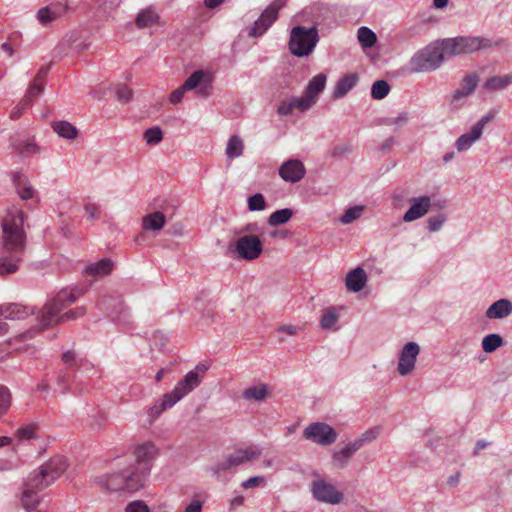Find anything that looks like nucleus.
Here are the masks:
<instances>
[{"label": "nucleus", "mask_w": 512, "mask_h": 512, "mask_svg": "<svg viewBox=\"0 0 512 512\" xmlns=\"http://www.w3.org/2000/svg\"><path fill=\"white\" fill-rule=\"evenodd\" d=\"M26 214L21 210L9 211L2 220L0 238V275L18 271L23 261L27 235L24 230Z\"/></svg>", "instance_id": "nucleus-1"}, {"label": "nucleus", "mask_w": 512, "mask_h": 512, "mask_svg": "<svg viewBox=\"0 0 512 512\" xmlns=\"http://www.w3.org/2000/svg\"><path fill=\"white\" fill-rule=\"evenodd\" d=\"M83 290L78 288H65L49 299L40 310L37 320L39 329H46L68 321H74L86 314V308L79 306L62 313L69 305L75 303L82 295Z\"/></svg>", "instance_id": "nucleus-2"}, {"label": "nucleus", "mask_w": 512, "mask_h": 512, "mask_svg": "<svg viewBox=\"0 0 512 512\" xmlns=\"http://www.w3.org/2000/svg\"><path fill=\"white\" fill-rule=\"evenodd\" d=\"M209 367L207 362L198 363L193 370L177 382L171 392L165 393L161 399L156 401L148 409L151 420L158 418L166 409L173 407L183 397L195 390L201 384Z\"/></svg>", "instance_id": "nucleus-3"}, {"label": "nucleus", "mask_w": 512, "mask_h": 512, "mask_svg": "<svg viewBox=\"0 0 512 512\" xmlns=\"http://www.w3.org/2000/svg\"><path fill=\"white\" fill-rule=\"evenodd\" d=\"M445 58L448 57L444 39L433 41L412 56L411 70L416 73L434 71L442 65Z\"/></svg>", "instance_id": "nucleus-4"}, {"label": "nucleus", "mask_w": 512, "mask_h": 512, "mask_svg": "<svg viewBox=\"0 0 512 512\" xmlns=\"http://www.w3.org/2000/svg\"><path fill=\"white\" fill-rule=\"evenodd\" d=\"M445 52L447 57H455L462 54H472L480 50H486L497 42L481 36H457L452 38H444Z\"/></svg>", "instance_id": "nucleus-5"}, {"label": "nucleus", "mask_w": 512, "mask_h": 512, "mask_svg": "<svg viewBox=\"0 0 512 512\" xmlns=\"http://www.w3.org/2000/svg\"><path fill=\"white\" fill-rule=\"evenodd\" d=\"M261 453L262 451L257 445L238 448L235 449L232 453L228 454L224 460L210 466L208 470L214 477L220 480L222 479L224 473L228 470L257 460Z\"/></svg>", "instance_id": "nucleus-6"}, {"label": "nucleus", "mask_w": 512, "mask_h": 512, "mask_svg": "<svg viewBox=\"0 0 512 512\" xmlns=\"http://www.w3.org/2000/svg\"><path fill=\"white\" fill-rule=\"evenodd\" d=\"M319 41L318 29L316 26L306 28L295 26L290 32L289 50L297 57L310 55Z\"/></svg>", "instance_id": "nucleus-7"}, {"label": "nucleus", "mask_w": 512, "mask_h": 512, "mask_svg": "<svg viewBox=\"0 0 512 512\" xmlns=\"http://www.w3.org/2000/svg\"><path fill=\"white\" fill-rule=\"evenodd\" d=\"M67 460L63 456H55L42 464L38 471L33 472L29 477L32 478L33 486L45 489L54 483L67 469Z\"/></svg>", "instance_id": "nucleus-8"}, {"label": "nucleus", "mask_w": 512, "mask_h": 512, "mask_svg": "<svg viewBox=\"0 0 512 512\" xmlns=\"http://www.w3.org/2000/svg\"><path fill=\"white\" fill-rule=\"evenodd\" d=\"M101 483L109 491H126L129 493L138 491L144 486L143 481L129 466L120 472L105 476Z\"/></svg>", "instance_id": "nucleus-9"}, {"label": "nucleus", "mask_w": 512, "mask_h": 512, "mask_svg": "<svg viewBox=\"0 0 512 512\" xmlns=\"http://www.w3.org/2000/svg\"><path fill=\"white\" fill-rule=\"evenodd\" d=\"M133 454L135 462L129 465V467L145 484L150 474L152 463L158 454V449L154 443L148 441L137 445Z\"/></svg>", "instance_id": "nucleus-10"}, {"label": "nucleus", "mask_w": 512, "mask_h": 512, "mask_svg": "<svg viewBox=\"0 0 512 512\" xmlns=\"http://www.w3.org/2000/svg\"><path fill=\"white\" fill-rule=\"evenodd\" d=\"M496 115L497 111L495 109L489 110L470 128L469 132L459 136L455 142L457 151L465 152L469 150L472 145L482 137L484 127L489 122L493 121Z\"/></svg>", "instance_id": "nucleus-11"}, {"label": "nucleus", "mask_w": 512, "mask_h": 512, "mask_svg": "<svg viewBox=\"0 0 512 512\" xmlns=\"http://www.w3.org/2000/svg\"><path fill=\"white\" fill-rule=\"evenodd\" d=\"M233 251L238 258L255 260L263 252V243L258 235H243L235 240Z\"/></svg>", "instance_id": "nucleus-12"}, {"label": "nucleus", "mask_w": 512, "mask_h": 512, "mask_svg": "<svg viewBox=\"0 0 512 512\" xmlns=\"http://www.w3.org/2000/svg\"><path fill=\"white\" fill-rule=\"evenodd\" d=\"M285 4L286 0H274L254 22L253 27L249 31V36H262L277 20L279 10L284 7Z\"/></svg>", "instance_id": "nucleus-13"}, {"label": "nucleus", "mask_w": 512, "mask_h": 512, "mask_svg": "<svg viewBox=\"0 0 512 512\" xmlns=\"http://www.w3.org/2000/svg\"><path fill=\"white\" fill-rule=\"evenodd\" d=\"M303 436L322 446L333 444L337 439V433L333 427L323 422H315L305 428Z\"/></svg>", "instance_id": "nucleus-14"}, {"label": "nucleus", "mask_w": 512, "mask_h": 512, "mask_svg": "<svg viewBox=\"0 0 512 512\" xmlns=\"http://www.w3.org/2000/svg\"><path fill=\"white\" fill-rule=\"evenodd\" d=\"M98 307L111 315L113 321L123 324L129 322V313L119 297L104 296L99 300Z\"/></svg>", "instance_id": "nucleus-15"}, {"label": "nucleus", "mask_w": 512, "mask_h": 512, "mask_svg": "<svg viewBox=\"0 0 512 512\" xmlns=\"http://www.w3.org/2000/svg\"><path fill=\"white\" fill-rule=\"evenodd\" d=\"M311 492L313 497L320 502L338 504L343 500V494L324 480L314 481L311 485Z\"/></svg>", "instance_id": "nucleus-16"}, {"label": "nucleus", "mask_w": 512, "mask_h": 512, "mask_svg": "<svg viewBox=\"0 0 512 512\" xmlns=\"http://www.w3.org/2000/svg\"><path fill=\"white\" fill-rule=\"evenodd\" d=\"M419 352L420 347L416 342H408L403 346L398 362V372L400 375H408L414 370Z\"/></svg>", "instance_id": "nucleus-17"}, {"label": "nucleus", "mask_w": 512, "mask_h": 512, "mask_svg": "<svg viewBox=\"0 0 512 512\" xmlns=\"http://www.w3.org/2000/svg\"><path fill=\"white\" fill-rule=\"evenodd\" d=\"M306 173L304 164L298 159H290L285 161L279 168V175L289 183L299 182Z\"/></svg>", "instance_id": "nucleus-18"}, {"label": "nucleus", "mask_w": 512, "mask_h": 512, "mask_svg": "<svg viewBox=\"0 0 512 512\" xmlns=\"http://www.w3.org/2000/svg\"><path fill=\"white\" fill-rule=\"evenodd\" d=\"M411 206L403 215L404 222H412L423 217L431 207V198L427 195L410 199Z\"/></svg>", "instance_id": "nucleus-19"}, {"label": "nucleus", "mask_w": 512, "mask_h": 512, "mask_svg": "<svg viewBox=\"0 0 512 512\" xmlns=\"http://www.w3.org/2000/svg\"><path fill=\"white\" fill-rule=\"evenodd\" d=\"M479 76L476 73H469L464 76L460 87L452 95V103L459 102L462 98L472 95L478 85Z\"/></svg>", "instance_id": "nucleus-20"}, {"label": "nucleus", "mask_w": 512, "mask_h": 512, "mask_svg": "<svg viewBox=\"0 0 512 512\" xmlns=\"http://www.w3.org/2000/svg\"><path fill=\"white\" fill-rule=\"evenodd\" d=\"M31 484L32 478L29 477L25 482V488L21 497L22 506L27 512H33L36 509L37 505L40 503L38 492L43 490Z\"/></svg>", "instance_id": "nucleus-21"}, {"label": "nucleus", "mask_w": 512, "mask_h": 512, "mask_svg": "<svg viewBox=\"0 0 512 512\" xmlns=\"http://www.w3.org/2000/svg\"><path fill=\"white\" fill-rule=\"evenodd\" d=\"M204 72L197 70L193 72L183 83L182 87L185 91L193 90L197 87V93L202 97H208L210 95L211 86L208 84H202Z\"/></svg>", "instance_id": "nucleus-22"}, {"label": "nucleus", "mask_w": 512, "mask_h": 512, "mask_svg": "<svg viewBox=\"0 0 512 512\" xmlns=\"http://www.w3.org/2000/svg\"><path fill=\"white\" fill-rule=\"evenodd\" d=\"M367 283V274L361 267L349 271L346 275L345 285L351 292L361 291Z\"/></svg>", "instance_id": "nucleus-23"}, {"label": "nucleus", "mask_w": 512, "mask_h": 512, "mask_svg": "<svg viewBox=\"0 0 512 512\" xmlns=\"http://www.w3.org/2000/svg\"><path fill=\"white\" fill-rule=\"evenodd\" d=\"M510 314H512V302L506 298L495 301L485 313L488 319H503Z\"/></svg>", "instance_id": "nucleus-24"}, {"label": "nucleus", "mask_w": 512, "mask_h": 512, "mask_svg": "<svg viewBox=\"0 0 512 512\" xmlns=\"http://www.w3.org/2000/svg\"><path fill=\"white\" fill-rule=\"evenodd\" d=\"M34 314V309L25 307L19 304H8L0 306V317L11 320H20L26 318L28 315Z\"/></svg>", "instance_id": "nucleus-25"}, {"label": "nucleus", "mask_w": 512, "mask_h": 512, "mask_svg": "<svg viewBox=\"0 0 512 512\" xmlns=\"http://www.w3.org/2000/svg\"><path fill=\"white\" fill-rule=\"evenodd\" d=\"M360 442H350L341 450L336 451L332 455V462L339 468H344L349 462L352 455L359 450Z\"/></svg>", "instance_id": "nucleus-26"}, {"label": "nucleus", "mask_w": 512, "mask_h": 512, "mask_svg": "<svg viewBox=\"0 0 512 512\" xmlns=\"http://www.w3.org/2000/svg\"><path fill=\"white\" fill-rule=\"evenodd\" d=\"M12 181L21 199L29 200L35 197L36 192L34 188L26 179H23L20 173H14Z\"/></svg>", "instance_id": "nucleus-27"}, {"label": "nucleus", "mask_w": 512, "mask_h": 512, "mask_svg": "<svg viewBox=\"0 0 512 512\" xmlns=\"http://www.w3.org/2000/svg\"><path fill=\"white\" fill-rule=\"evenodd\" d=\"M270 394V388L267 384L260 383L250 386L242 392V398L247 401H264Z\"/></svg>", "instance_id": "nucleus-28"}, {"label": "nucleus", "mask_w": 512, "mask_h": 512, "mask_svg": "<svg viewBox=\"0 0 512 512\" xmlns=\"http://www.w3.org/2000/svg\"><path fill=\"white\" fill-rule=\"evenodd\" d=\"M357 81L358 76L356 74H348L342 77L334 87L333 98L344 97L356 85Z\"/></svg>", "instance_id": "nucleus-29"}, {"label": "nucleus", "mask_w": 512, "mask_h": 512, "mask_svg": "<svg viewBox=\"0 0 512 512\" xmlns=\"http://www.w3.org/2000/svg\"><path fill=\"white\" fill-rule=\"evenodd\" d=\"M113 266L114 264L110 259L104 258L88 265L85 268V273L87 275L94 277H103L110 274V272L113 269Z\"/></svg>", "instance_id": "nucleus-30"}, {"label": "nucleus", "mask_w": 512, "mask_h": 512, "mask_svg": "<svg viewBox=\"0 0 512 512\" xmlns=\"http://www.w3.org/2000/svg\"><path fill=\"white\" fill-rule=\"evenodd\" d=\"M326 81V74L319 73L308 82L304 92L308 95V97L312 98L316 102L318 95L325 88Z\"/></svg>", "instance_id": "nucleus-31"}, {"label": "nucleus", "mask_w": 512, "mask_h": 512, "mask_svg": "<svg viewBox=\"0 0 512 512\" xmlns=\"http://www.w3.org/2000/svg\"><path fill=\"white\" fill-rule=\"evenodd\" d=\"M339 320V313L335 307L326 308L320 318V327L323 330L337 331L339 326L337 325Z\"/></svg>", "instance_id": "nucleus-32"}, {"label": "nucleus", "mask_w": 512, "mask_h": 512, "mask_svg": "<svg viewBox=\"0 0 512 512\" xmlns=\"http://www.w3.org/2000/svg\"><path fill=\"white\" fill-rule=\"evenodd\" d=\"M512 85V75L506 74L488 78L484 83V88L489 92L502 91Z\"/></svg>", "instance_id": "nucleus-33"}, {"label": "nucleus", "mask_w": 512, "mask_h": 512, "mask_svg": "<svg viewBox=\"0 0 512 512\" xmlns=\"http://www.w3.org/2000/svg\"><path fill=\"white\" fill-rule=\"evenodd\" d=\"M11 146L19 155L28 157L38 153V146L28 139L15 138L11 141Z\"/></svg>", "instance_id": "nucleus-34"}, {"label": "nucleus", "mask_w": 512, "mask_h": 512, "mask_svg": "<svg viewBox=\"0 0 512 512\" xmlns=\"http://www.w3.org/2000/svg\"><path fill=\"white\" fill-rule=\"evenodd\" d=\"M52 128L58 136L72 140L78 135L77 128L67 121H55L52 123Z\"/></svg>", "instance_id": "nucleus-35"}, {"label": "nucleus", "mask_w": 512, "mask_h": 512, "mask_svg": "<svg viewBox=\"0 0 512 512\" xmlns=\"http://www.w3.org/2000/svg\"><path fill=\"white\" fill-rule=\"evenodd\" d=\"M145 230L159 231L165 225V216L162 212H154L146 215L142 222Z\"/></svg>", "instance_id": "nucleus-36"}, {"label": "nucleus", "mask_w": 512, "mask_h": 512, "mask_svg": "<svg viewBox=\"0 0 512 512\" xmlns=\"http://www.w3.org/2000/svg\"><path fill=\"white\" fill-rule=\"evenodd\" d=\"M244 150V143L243 140L237 136L233 135L229 138L226 146V156L229 159H234L237 157H240Z\"/></svg>", "instance_id": "nucleus-37"}, {"label": "nucleus", "mask_w": 512, "mask_h": 512, "mask_svg": "<svg viewBox=\"0 0 512 512\" xmlns=\"http://www.w3.org/2000/svg\"><path fill=\"white\" fill-rule=\"evenodd\" d=\"M158 19L159 16L151 8H147L137 14L135 24L138 28H145L156 23Z\"/></svg>", "instance_id": "nucleus-38"}, {"label": "nucleus", "mask_w": 512, "mask_h": 512, "mask_svg": "<svg viewBox=\"0 0 512 512\" xmlns=\"http://www.w3.org/2000/svg\"><path fill=\"white\" fill-rule=\"evenodd\" d=\"M357 38L364 48H371L377 41L376 34L370 28L365 26L358 29Z\"/></svg>", "instance_id": "nucleus-39"}, {"label": "nucleus", "mask_w": 512, "mask_h": 512, "mask_svg": "<svg viewBox=\"0 0 512 512\" xmlns=\"http://www.w3.org/2000/svg\"><path fill=\"white\" fill-rule=\"evenodd\" d=\"M293 216V211L289 208H284L273 212L269 218L268 223L271 226H278L287 223Z\"/></svg>", "instance_id": "nucleus-40"}, {"label": "nucleus", "mask_w": 512, "mask_h": 512, "mask_svg": "<svg viewBox=\"0 0 512 512\" xmlns=\"http://www.w3.org/2000/svg\"><path fill=\"white\" fill-rule=\"evenodd\" d=\"M503 345V339L499 334H489L482 340V349L486 353H492Z\"/></svg>", "instance_id": "nucleus-41"}, {"label": "nucleus", "mask_w": 512, "mask_h": 512, "mask_svg": "<svg viewBox=\"0 0 512 512\" xmlns=\"http://www.w3.org/2000/svg\"><path fill=\"white\" fill-rule=\"evenodd\" d=\"M38 425L37 424H27L18 428L16 432V436L20 441H29L31 439H35L38 437Z\"/></svg>", "instance_id": "nucleus-42"}, {"label": "nucleus", "mask_w": 512, "mask_h": 512, "mask_svg": "<svg viewBox=\"0 0 512 512\" xmlns=\"http://www.w3.org/2000/svg\"><path fill=\"white\" fill-rule=\"evenodd\" d=\"M390 91V86L385 80H377L371 88V96L373 99L381 100L385 98Z\"/></svg>", "instance_id": "nucleus-43"}, {"label": "nucleus", "mask_w": 512, "mask_h": 512, "mask_svg": "<svg viewBox=\"0 0 512 512\" xmlns=\"http://www.w3.org/2000/svg\"><path fill=\"white\" fill-rule=\"evenodd\" d=\"M143 137H144L147 145H156L159 142H161V140L163 139V133L159 127L154 126V127L148 128L144 132Z\"/></svg>", "instance_id": "nucleus-44"}, {"label": "nucleus", "mask_w": 512, "mask_h": 512, "mask_svg": "<svg viewBox=\"0 0 512 512\" xmlns=\"http://www.w3.org/2000/svg\"><path fill=\"white\" fill-rule=\"evenodd\" d=\"M363 206H353L348 208L345 213L340 217L342 224H350L361 216Z\"/></svg>", "instance_id": "nucleus-45"}, {"label": "nucleus", "mask_w": 512, "mask_h": 512, "mask_svg": "<svg viewBox=\"0 0 512 512\" xmlns=\"http://www.w3.org/2000/svg\"><path fill=\"white\" fill-rule=\"evenodd\" d=\"M446 220L447 216L444 213L430 216L427 220V228L430 232H437L441 229Z\"/></svg>", "instance_id": "nucleus-46"}, {"label": "nucleus", "mask_w": 512, "mask_h": 512, "mask_svg": "<svg viewBox=\"0 0 512 512\" xmlns=\"http://www.w3.org/2000/svg\"><path fill=\"white\" fill-rule=\"evenodd\" d=\"M266 207L264 196L256 193L248 198V209L250 211H262Z\"/></svg>", "instance_id": "nucleus-47"}, {"label": "nucleus", "mask_w": 512, "mask_h": 512, "mask_svg": "<svg viewBox=\"0 0 512 512\" xmlns=\"http://www.w3.org/2000/svg\"><path fill=\"white\" fill-rule=\"evenodd\" d=\"M292 101L294 108L302 112L309 110L316 103L312 98L308 97L305 92L303 96L293 98Z\"/></svg>", "instance_id": "nucleus-48"}, {"label": "nucleus", "mask_w": 512, "mask_h": 512, "mask_svg": "<svg viewBox=\"0 0 512 512\" xmlns=\"http://www.w3.org/2000/svg\"><path fill=\"white\" fill-rule=\"evenodd\" d=\"M11 404V395L9 390L0 386V417L7 412Z\"/></svg>", "instance_id": "nucleus-49"}, {"label": "nucleus", "mask_w": 512, "mask_h": 512, "mask_svg": "<svg viewBox=\"0 0 512 512\" xmlns=\"http://www.w3.org/2000/svg\"><path fill=\"white\" fill-rule=\"evenodd\" d=\"M53 11H50L48 10V8L46 7H43L41 9L38 10L37 12V20L39 21V23L43 26H47L49 25L52 21L58 19L54 13H52Z\"/></svg>", "instance_id": "nucleus-50"}, {"label": "nucleus", "mask_w": 512, "mask_h": 512, "mask_svg": "<svg viewBox=\"0 0 512 512\" xmlns=\"http://www.w3.org/2000/svg\"><path fill=\"white\" fill-rule=\"evenodd\" d=\"M43 90L44 84H42V82L32 81L24 97H29V100L32 103V99L40 96Z\"/></svg>", "instance_id": "nucleus-51"}, {"label": "nucleus", "mask_w": 512, "mask_h": 512, "mask_svg": "<svg viewBox=\"0 0 512 512\" xmlns=\"http://www.w3.org/2000/svg\"><path fill=\"white\" fill-rule=\"evenodd\" d=\"M32 103L29 100V97H23L20 103L11 111L10 118L12 120H16L20 118L26 108H28Z\"/></svg>", "instance_id": "nucleus-52"}, {"label": "nucleus", "mask_w": 512, "mask_h": 512, "mask_svg": "<svg viewBox=\"0 0 512 512\" xmlns=\"http://www.w3.org/2000/svg\"><path fill=\"white\" fill-rule=\"evenodd\" d=\"M133 96L132 90L126 85H119L116 90V97L122 103H128Z\"/></svg>", "instance_id": "nucleus-53"}, {"label": "nucleus", "mask_w": 512, "mask_h": 512, "mask_svg": "<svg viewBox=\"0 0 512 512\" xmlns=\"http://www.w3.org/2000/svg\"><path fill=\"white\" fill-rule=\"evenodd\" d=\"M125 512H150V508L144 501L134 500L127 504Z\"/></svg>", "instance_id": "nucleus-54"}, {"label": "nucleus", "mask_w": 512, "mask_h": 512, "mask_svg": "<svg viewBox=\"0 0 512 512\" xmlns=\"http://www.w3.org/2000/svg\"><path fill=\"white\" fill-rule=\"evenodd\" d=\"M46 8H48V10H50V11H53L52 13H54V15L57 18H60L67 12L68 5L66 3H62V2H55V3H51L50 5L46 6Z\"/></svg>", "instance_id": "nucleus-55"}, {"label": "nucleus", "mask_w": 512, "mask_h": 512, "mask_svg": "<svg viewBox=\"0 0 512 512\" xmlns=\"http://www.w3.org/2000/svg\"><path fill=\"white\" fill-rule=\"evenodd\" d=\"M261 232V227L257 222H250L245 224L236 234L247 233L246 235H258Z\"/></svg>", "instance_id": "nucleus-56"}, {"label": "nucleus", "mask_w": 512, "mask_h": 512, "mask_svg": "<svg viewBox=\"0 0 512 512\" xmlns=\"http://www.w3.org/2000/svg\"><path fill=\"white\" fill-rule=\"evenodd\" d=\"M265 484V478L263 476H254L250 477L247 480L243 481L241 486L244 489H251L260 485Z\"/></svg>", "instance_id": "nucleus-57"}, {"label": "nucleus", "mask_w": 512, "mask_h": 512, "mask_svg": "<svg viewBox=\"0 0 512 512\" xmlns=\"http://www.w3.org/2000/svg\"><path fill=\"white\" fill-rule=\"evenodd\" d=\"M377 435H378L377 431L370 429V430L365 431L361 435V437L354 440V442H360V444H359V449H360L365 443H369V442L373 441L374 439H376Z\"/></svg>", "instance_id": "nucleus-58"}, {"label": "nucleus", "mask_w": 512, "mask_h": 512, "mask_svg": "<svg viewBox=\"0 0 512 512\" xmlns=\"http://www.w3.org/2000/svg\"><path fill=\"white\" fill-rule=\"evenodd\" d=\"M68 381H69V375L66 372L61 371L57 378V384L61 388L62 394H65L68 391H71V389H69V387L67 385ZM72 392H74V391L72 390Z\"/></svg>", "instance_id": "nucleus-59"}, {"label": "nucleus", "mask_w": 512, "mask_h": 512, "mask_svg": "<svg viewBox=\"0 0 512 512\" xmlns=\"http://www.w3.org/2000/svg\"><path fill=\"white\" fill-rule=\"evenodd\" d=\"M294 109L295 108L292 100L289 102L283 101L278 106L277 112L279 115L287 116L291 114Z\"/></svg>", "instance_id": "nucleus-60"}, {"label": "nucleus", "mask_w": 512, "mask_h": 512, "mask_svg": "<svg viewBox=\"0 0 512 512\" xmlns=\"http://www.w3.org/2000/svg\"><path fill=\"white\" fill-rule=\"evenodd\" d=\"M203 502L199 499H193L184 509V512H202Z\"/></svg>", "instance_id": "nucleus-61"}, {"label": "nucleus", "mask_w": 512, "mask_h": 512, "mask_svg": "<svg viewBox=\"0 0 512 512\" xmlns=\"http://www.w3.org/2000/svg\"><path fill=\"white\" fill-rule=\"evenodd\" d=\"M185 90L183 89V87H179L177 88L176 90H174L171 94H170V102L172 104H178L182 101L183 97H184V94H185Z\"/></svg>", "instance_id": "nucleus-62"}, {"label": "nucleus", "mask_w": 512, "mask_h": 512, "mask_svg": "<svg viewBox=\"0 0 512 512\" xmlns=\"http://www.w3.org/2000/svg\"><path fill=\"white\" fill-rule=\"evenodd\" d=\"M85 211L89 215L90 219H98L99 218V212L97 205L93 203H87L85 205Z\"/></svg>", "instance_id": "nucleus-63"}, {"label": "nucleus", "mask_w": 512, "mask_h": 512, "mask_svg": "<svg viewBox=\"0 0 512 512\" xmlns=\"http://www.w3.org/2000/svg\"><path fill=\"white\" fill-rule=\"evenodd\" d=\"M409 120V114L407 112H401L397 117H394V125L402 127L406 125Z\"/></svg>", "instance_id": "nucleus-64"}]
</instances>
